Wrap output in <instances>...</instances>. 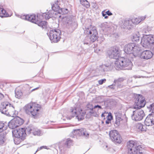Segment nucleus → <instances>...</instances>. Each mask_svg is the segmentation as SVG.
Instances as JSON below:
<instances>
[{
  "label": "nucleus",
  "instance_id": "a211bd4d",
  "mask_svg": "<svg viewBox=\"0 0 154 154\" xmlns=\"http://www.w3.org/2000/svg\"><path fill=\"white\" fill-rule=\"evenodd\" d=\"M153 55V53L151 51L146 50L141 53L140 57L142 59L147 60L151 59Z\"/></svg>",
  "mask_w": 154,
  "mask_h": 154
},
{
  "label": "nucleus",
  "instance_id": "20e7f679",
  "mask_svg": "<svg viewBox=\"0 0 154 154\" xmlns=\"http://www.w3.org/2000/svg\"><path fill=\"white\" fill-rule=\"evenodd\" d=\"M40 108L39 105L34 103L26 105L24 107V109L26 113L31 115L32 117L36 119L39 114L38 112Z\"/></svg>",
  "mask_w": 154,
  "mask_h": 154
},
{
  "label": "nucleus",
  "instance_id": "f3484780",
  "mask_svg": "<svg viewBox=\"0 0 154 154\" xmlns=\"http://www.w3.org/2000/svg\"><path fill=\"white\" fill-rule=\"evenodd\" d=\"M131 46L132 47L131 48V55L135 57L139 54L140 51L141 50V48L133 43H131Z\"/></svg>",
  "mask_w": 154,
  "mask_h": 154
},
{
  "label": "nucleus",
  "instance_id": "393cba45",
  "mask_svg": "<svg viewBox=\"0 0 154 154\" xmlns=\"http://www.w3.org/2000/svg\"><path fill=\"white\" fill-rule=\"evenodd\" d=\"M131 43L127 44L125 45L124 48V51L127 54H129L131 55Z\"/></svg>",
  "mask_w": 154,
  "mask_h": 154
},
{
  "label": "nucleus",
  "instance_id": "7ed1b4c3",
  "mask_svg": "<svg viewBox=\"0 0 154 154\" xmlns=\"http://www.w3.org/2000/svg\"><path fill=\"white\" fill-rule=\"evenodd\" d=\"M116 68L120 69L131 70L132 64L131 60L126 57H119L115 63Z\"/></svg>",
  "mask_w": 154,
  "mask_h": 154
},
{
  "label": "nucleus",
  "instance_id": "f03ea898",
  "mask_svg": "<svg viewBox=\"0 0 154 154\" xmlns=\"http://www.w3.org/2000/svg\"><path fill=\"white\" fill-rule=\"evenodd\" d=\"M0 112L8 116H16L17 112L13 106L9 103L2 102L0 105Z\"/></svg>",
  "mask_w": 154,
  "mask_h": 154
},
{
  "label": "nucleus",
  "instance_id": "49530a36",
  "mask_svg": "<svg viewBox=\"0 0 154 154\" xmlns=\"http://www.w3.org/2000/svg\"><path fill=\"white\" fill-rule=\"evenodd\" d=\"M140 19V22L142 20H144L145 18H146V16H141V17H139Z\"/></svg>",
  "mask_w": 154,
  "mask_h": 154
},
{
  "label": "nucleus",
  "instance_id": "423d86ee",
  "mask_svg": "<svg viewBox=\"0 0 154 154\" xmlns=\"http://www.w3.org/2000/svg\"><path fill=\"white\" fill-rule=\"evenodd\" d=\"M51 43H57L60 41L61 38V31L57 29H51L47 33Z\"/></svg>",
  "mask_w": 154,
  "mask_h": 154
},
{
  "label": "nucleus",
  "instance_id": "f8f14e48",
  "mask_svg": "<svg viewBox=\"0 0 154 154\" xmlns=\"http://www.w3.org/2000/svg\"><path fill=\"white\" fill-rule=\"evenodd\" d=\"M137 109L133 112L131 118L133 120L136 121L141 120L145 116L143 111L140 109Z\"/></svg>",
  "mask_w": 154,
  "mask_h": 154
},
{
  "label": "nucleus",
  "instance_id": "bb28decb",
  "mask_svg": "<svg viewBox=\"0 0 154 154\" xmlns=\"http://www.w3.org/2000/svg\"><path fill=\"white\" fill-rule=\"evenodd\" d=\"M58 3L59 2L57 0L54 3V4L51 5V8L52 10L55 11H59L60 9V7Z\"/></svg>",
  "mask_w": 154,
  "mask_h": 154
},
{
  "label": "nucleus",
  "instance_id": "6ab92c4d",
  "mask_svg": "<svg viewBox=\"0 0 154 154\" xmlns=\"http://www.w3.org/2000/svg\"><path fill=\"white\" fill-rule=\"evenodd\" d=\"M116 120L114 124L115 126L118 127L120 125V122L122 121L123 119L122 118V114L119 112L115 113Z\"/></svg>",
  "mask_w": 154,
  "mask_h": 154
},
{
  "label": "nucleus",
  "instance_id": "9d476101",
  "mask_svg": "<svg viewBox=\"0 0 154 154\" xmlns=\"http://www.w3.org/2000/svg\"><path fill=\"white\" fill-rule=\"evenodd\" d=\"M110 139L115 144H120L122 141V138L118 132L116 130H112L109 133Z\"/></svg>",
  "mask_w": 154,
  "mask_h": 154
},
{
  "label": "nucleus",
  "instance_id": "8fccbe9b",
  "mask_svg": "<svg viewBox=\"0 0 154 154\" xmlns=\"http://www.w3.org/2000/svg\"><path fill=\"white\" fill-rule=\"evenodd\" d=\"M97 107L98 108H99L100 109H101L102 108L101 106L98 105L95 106L94 107V108L95 109V108H97Z\"/></svg>",
  "mask_w": 154,
  "mask_h": 154
},
{
  "label": "nucleus",
  "instance_id": "f704fd0d",
  "mask_svg": "<svg viewBox=\"0 0 154 154\" xmlns=\"http://www.w3.org/2000/svg\"><path fill=\"white\" fill-rule=\"evenodd\" d=\"M7 124V123L6 122L0 121V133L3 131L5 125H6Z\"/></svg>",
  "mask_w": 154,
  "mask_h": 154
},
{
  "label": "nucleus",
  "instance_id": "5701e85b",
  "mask_svg": "<svg viewBox=\"0 0 154 154\" xmlns=\"http://www.w3.org/2000/svg\"><path fill=\"white\" fill-rule=\"evenodd\" d=\"M35 23L37 24L42 29H46L47 27V23L45 21H42L41 20H37Z\"/></svg>",
  "mask_w": 154,
  "mask_h": 154
},
{
  "label": "nucleus",
  "instance_id": "4be33fe9",
  "mask_svg": "<svg viewBox=\"0 0 154 154\" xmlns=\"http://www.w3.org/2000/svg\"><path fill=\"white\" fill-rule=\"evenodd\" d=\"M56 11L52 10H50L47 13H43L41 17V18L42 17H44L45 19L48 20L56 14V13H55Z\"/></svg>",
  "mask_w": 154,
  "mask_h": 154
},
{
  "label": "nucleus",
  "instance_id": "5fc2aeb1",
  "mask_svg": "<svg viewBox=\"0 0 154 154\" xmlns=\"http://www.w3.org/2000/svg\"><path fill=\"white\" fill-rule=\"evenodd\" d=\"M105 113H106V114H108V112H104L101 115V117H105V116L104 115V114Z\"/></svg>",
  "mask_w": 154,
  "mask_h": 154
},
{
  "label": "nucleus",
  "instance_id": "4c0bfd02",
  "mask_svg": "<svg viewBox=\"0 0 154 154\" xmlns=\"http://www.w3.org/2000/svg\"><path fill=\"white\" fill-rule=\"evenodd\" d=\"M114 86L117 88H121L122 87L123 85L121 83L118 82H117L114 81Z\"/></svg>",
  "mask_w": 154,
  "mask_h": 154
},
{
  "label": "nucleus",
  "instance_id": "c03bdc74",
  "mask_svg": "<svg viewBox=\"0 0 154 154\" xmlns=\"http://www.w3.org/2000/svg\"><path fill=\"white\" fill-rule=\"evenodd\" d=\"M60 154H67L66 153L64 152V151L66 150V149L65 148H63L61 147H60Z\"/></svg>",
  "mask_w": 154,
  "mask_h": 154
},
{
  "label": "nucleus",
  "instance_id": "6e6d98bb",
  "mask_svg": "<svg viewBox=\"0 0 154 154\" xmlns=\"http://www.w3.org/2000/svg\"><path fill=\"white\" fill-rule=\"evenodd\" d=\"M102 15L103 17H104L106 14V13H104V11H103L102 12Z\"/></svg>",
  "mask_w": 154,
  "mask_h": 154
},
{
  "label": "nucleus",
  "instance_id": "13d9d810",
  "mask_svg": "<svg viewBox=\"0 0 154 154\" xmlns=\"http://www.w3.org/2000/svg\"><path fill=\"white\" fill-rule=\"evenodd\" d=\"M38 88H38V87H37V88H34V89H33L32 90H31V91H34V90H36V89H38Z\"/></svg>",
  "mask_w": 154,
  "mask_h": 154
},
{
  "label": "nucleus",
  "instance_id": "e433bc0d",
  "mask_svg": "<svg viewBox=\"0 0 154 154\" xmlns=\"http://www.w3.org/2000/svg\"><path fill=\"white\" fill-rule=\"evenodd\" d=\"M68 12V11L67 9L65 8H62L60 9L58 11L59 13L62 14H67Z\"/></svg>",
  "mask_w": 154,
  "mask_h": 154
},
{
  "label": "nucleus",
  "instance_id": "a18cd8bd",
  "mask_svg": "<svg viewBox=\"0 0 154 154\" xmlns=\"http://www.w3.org/2000/svg\"><path fill=\"white\" fill-rule=\"evenodd\" d=\"M106 81V79H103L99 80L98 82L100 85H102L103 83V82H105Z\"/></svg>",
  "mask_w": 154,
  "mask_h": 154
},
{
  "label": "nucleus",
  "instance_id": "bf43d9fd",
  "mask_svg": "<svg viewBox=\"0 0 154 154\" xmlns=\"http://www.w3.org/2000/svg\"><path fill=\"white\" fill-rule=\"evenodd\" d=\"M104 17L105 19H107L108 18V16L106 15Z\"/></svg>",
  "mask_w": 154,
  "mask_h": 154
},
{
  "label": "nucleus",
  "instance_id": "412c9836",
  "mask_svg": "<svg viewBox=\"0 0 154 154\" xmlns=\"http://www.w3.org/2000/svg\"><path fill=\"white\" fill-rule=\"evenodd\" d=\"M123 28L130 29L133 27V20L131 19H126L123 22Z\"/></svg>",
  "mask_w": 154,
  "mask_h": 154
},
{
  "label": "nucleus",
  "instance_id": "f257e3e1",
  "mask_svg": "<svg viewBox=\"0 0 154 154\" xmlns=\"http://www.w3.org/2000/svg\"><path fill=\"white\" fill-rule=\"evenodd\" d=\"M26 132L29 134L32 133L35 135H40L41 131L39 130H36L32 125H30L26 128V129L22 128L18 130H15L12 131V133L13 137L14 142L15 144H19L25 139L26 135Z\"/></svg>",
  "mask_w": 154,
  "mask_h": 154
},
{
  "label": "nucleus",
  "instance_id": "a878e982",
  "mask_svg": "<svg viewBox=\"0 0 154 154\" xmlns=\"http://www.w3.org/2000/svg\"><path fill=\"white\" fill-rule=\"evenodd\" d=\"M136 128L141 131H146L147 128L146 126L143 125L141 123H138L136 125Z\"/></svg>",
  "mask_w": 154,
  "mask_h": 154
},
{
  "label": "nucleus",
  "instance_id": "09e8293b",
  "mask_svg": "<svg viewBox=\"0 0 154 154\" xmlns=\"http://www.w3.org/2000/svg\"><path fill=\"white\" fill-rule=\"evenodd\" d=\"M109 87L110 88H111L113 89H115L116 88V87L114 86V83L112 85H109Z\"/></svg>",
  "mask_w": 154,
  "mask_h": 154
},
{
  "label": "nucleus",
  "instance_id": "6e6552de",
  "mask_svg": "<svg viewBox=\"0 0 154 154\" xmlns=\"http://www.w3.org/2000/svg\"><path fill=\"white\" fill-rule=\"evenodd\" d=\"M141 43L144 47L151 48L154 45V35L144 37L141 38Z\"/></svg>",
  "mask_w": 154,
  "mask_h": 154
},
{
  "label": "nucleus",
  "instance_id": "79ce46f5",
  "mask_svg": "<svg viewBox=\"0 0 154 154\" xmlns=\"http://www.w3.org/2000/svg\"><path fill=\"white\" fill-rule=\"evenodd\" d=\"M124 80V79L123 78H120L117 79H115L114 81L122 83L123 81Z\"/></svg>",
  "mask_w": 154,
  "mask_h": 154
},
{
  "label": "nucleus",
  "instance_id": "1a4fd4ad",
  "mask_svg": "<svg viewBox=\"0 0 154 154\" xmlns=\"http://www.w3.org/2000/svg\"><path fill=\"white\" fill-rule=\"evenodd\" d=\"M24 122V121L23 119L17 116L10 121L7 124L10 128L13 129L22 125Z\"/></svg>",
  "mask_w": 154,
  "mask_h": 154
},
{
  "label": "nucleus",
  "instance_id": "2eb2a0df",
  "mask_svg": "<svg viewBox=\"0 0 154 154\" xmlns=\"http://www.w3.org/2000/svg\"><path fill=\"white\" fill-rule=\"evenodd\" d=\"M107 53L109 57L110 58L118 59V60L119 58L120 52L118 48H113L109 50Z\"/></svg>",
  "mask_w": 154,
  "mask_h": 154
},
{
  "label": "nucleus",
  "instance_id": "aec40b11",
  "mask_svg": "<svg viewBox=\"0 0 154 154\" xmlns=\"http://www.w3.org/2000/svg\"><path fill=\"white\" fill-rule=\"evenodd\" d=\"M21 19L28 20L32 23H35L37 20L36 19L35 15H24L21 17Z\"/></svg>",
  "mask_w": 154,
  "mask_h": 154
},
{
  "label": "nucleus",
  "instance_id": "9b49d317",
  "mask_svg": "<svg viewBox=\"0 0 154 154\" xmlns=\"http://www.w3.org/2000/svg\"><path fill=\"white\" fill-rule=\"evenodd\" d=\"M85 29L84 31V33L89 35L91 43L94 42L98 38L97 30L95 29H91V27L90 28H85Z\"/></svg>",
  "mask_w": 154,
  "mask_h": 154
},
{
  "label": "nucleus",
  "instance_id": "dca6fc26",
  "mask_svg": "<svg viewBox=\"0 0 154 154\" xmlns=\"http://www.w3.org/2000/svg\"><path fill=\"white\" fill-rule=\"evenodd\" d=\"M72 133L74 135L79 136H82L88 138L89 137V134L85 128H82L79 129L73 130Z\"/></svg>",
  "mask_w": 154,
  "mask_h": 154
},
{
  "label": "nucleus",
  "instance_id": "37998d69",
  "mask_svg": "<svg viewBox=\"0 0 154 154\" xmlns=\"http://www.w3.org/2000/svg\"><path fill=\"white\" fill-rule=\"evenodd\" d=\"M47 146H41L40 148H38V149H37V150L36 151V152H35L34 153V154H35V153H36V152L38 151H39V150H40L41 149H43V148H44V149H46L47 148Z\"/></svg>",
  "mask_w": 154,
  "mask_h": 154
},
{
  "label": "nucleus",
  "instance_id": "4d7b16f0",
  "mask_svg": "<svg viewBox=\"0 0 154 154\" xmlns=\"http://www.w3.org/2000/svg\"><path fill=\"white\" fill-rule=\"evenodd\" d=\"M92 105H91L89 104V105H87V107L88 108V109H89V108H93L92 107Z\"/></svg>",
  "mask_w": 154,
  "mask_h": 154
},
{
  "label": "nucleus",
  "instance_id": "7c9ffc66",
  "mask_svg": "<svg viewBox=\"0 0 154 154\" xmlns=\"http://www.w3.org/2000/svg\"><path fill=\"white\" fill-rule=\"evenodd\" d=\"M72 144L73 142L72 140L70 138H68L67 139L65 143V147L64 148H65L66 147L67 148H69L72 145Z\"/></svg>",
  "mask_w": 154,
  "mask_h": 154
},
{
  "label": "nucleus",
  "instance_id": "2f4dec72",
  "mask_svg": "<svg viewBox=\"0 0 154 154\" xmlns=\"http://www.w3.org/2000/svg\"><path fill=\"white\" fill-rule=\"evenodd\" d=\"M83 42L84 44L89 45L91 43V42L90 41V38L88 35H87L84 38Z\"/></svg>",
  "mask_w": 154,
  "mask_h": 154
},
{
  "label": "nucleus",
  "instance_id": "052dcab7",
  "mask_svg": "<svg viewBox=\"0 0 154 154\" xmlns=\"http://www.w3.org/2000/svg\"><path fill=\"white\" fill-rule=\"evenodd\" d=\"M38 15H37V17L38 18Z\"/></svg>",
  "mask_w": 154,
  "mask_h": 154
},
{
  "label": "nucleus",
  "instance_id": "473e14b6",
  "mask_svg": "<svg viewBox=\"0 0 154 154\" xmlns=\"http://www.w3.org/2000/svg\"><path fill=\"white\" fill-rule=\"evenodd\" d=\"M80 3L82 5L86 8L90 7L89 3L86 0H80Z\"/></svg>",
  "mask_w": 154,
  "mask_h": 154
},
{
  "label": "nucleus",
  "instance_id": "c9c22d12",
  "mask_svg": "<svg viewBox=\"0 0 154 154\" xmlns=\"http://www.w3.org/2000/svg\"><path fill=\"white\" fill-rule=\"evenodd\" d=\"M107 119L106 121V124H109L110 122L111 121V120L112 119V116L111 113L109 112L107 116Z\"/></svg>",
  "mask_w": 154,
  "mask_h": 154
},
{
  "label": "nucleus",
  "instance_id": "39448f33",
  "mask_svg": "<svg viewBox=\"0 0 154 154\" xmlns=\"http://www.w3.org/2000/svg\"><path fill=\"white\" fill-rule=\"evenodd\" d=\"M127 149L128 154H143V148L133 140H130L127 143Z\"/></svg>",
  "mask_w": 154,
  "mask_h": 154
},
{
  "label": "nucleus",
  "instance_id": "4468645a",
  "mask_svg": "<svg viewBox=\"0 0 154 154\" xmlns=\"http://www.w3.org/2000/svg\"><path fill=\"white\" fill-rule=\"evenodd\" d=\"M66 27L69 29L70 32L73 31L78 26L77 23L72 20L71 17H68L66 18Z\"/></svg>",
  "mask_w": 154,
  "mask_h": 154
},
{
  "label": "nucleus",
  "instance_id": "0eeeda50",
  "mask_svg": "<svg viewBox=\"0 0 154 154\" xmlns=\"http://www.w3.org/2000/svg\"><path fill=\"white\" fill-rule=\"evenodd\" d=\"M147 108L150 113L146 117L144 124L146 126H151L154 125V103L147 107Z\"/></svg>",
  "mask_w": 154,
  "mask_h": 154
},
{
  "label": "nucleus",
  "instance_id": "c85d7f7f",
  "mask_svg": "<svg viewBox=\"0 0 154 154\" xmlns=\"http://www.w3.org/2000/svg\"><path fill=\"white\" fill-rule=\"evenodd\" d=\"M140 38V37L139 33L138 32L137 33L133 34L132 40L133 42H138L139 41Z\"/></svg>",
  "mask_w": 154,
  "mask_h": 154
},
{
  "label": "nucleus",
  "instance_id": "cd10ccee",
  "mask_svg": "<svg viewBox=\"0 0 154 154\" xmlns=\"http://www.w3.org/2000/svg\"><path fill=\"white\" fill-rule=\"evenodd\" d=\"M0 17L2 18L9 17V14L6 13V11L3 8H0Z\"/></svg>",
  "mask_w": 154,
  "mask_h": 154
},
{
  "label": "nucleus",
  "instance_id": "680f3d73",
  "mask_svg": "<svg viewBox=\"0 0 154 154\" xmlns=\"http://www.w3.org/2000/svg\"><path fill=\"white\" fill-rule=\"evenodd\" d=\"M106 147H107V146H106Z\"/></svg>",
  "mask_w": 154,
  "mask_h": 154
},
{
  "label": "nucleus",
  "instance_id": "ddd939ff",
  "mask_svg": "<svg viewBox=\"0 0 154 154\" xmlns=\"http://www.w3.org/2000/svg\"><path fill=\"white\" fill-rule=\"evenodd\" d=\"M134 102L133 107L134 109H140L145 106L146 103L145 99L140 95H139L138 96L135 98Z\"/></svg>",
  "mask_w": 154,
  "mask_h": 154
},
{
  "label": "nucleus",
  "instance_id": "3c124183",
  "mask_svg": "<svg viewBox=\"0 0 154 154\" xmlns=\"http://www.w3.org/2000/svg\"><path fill=\"white\" fill-rule=\"evenodd\" d=\"M32 91H29L28 90H27L26 91V95H29L30 94V93L32 92Z\"/></svg>",
  "mask_w": 154,
  "mask_h": 154
},
{
  "label": "nucleus",
  "instance_id": "72a5a7b5",
  "mask_svg": "<svg viewBox=\"0 0 154 154\" xmlns=\"http://www.w3.org/2000/svg\"><path fill=\"white\" fill-rule=\"evenodd\" d=\"M110 67L111 66L109 65H106L105 64H103L101 66L102 70L104 72L110 70Z\"/></svg>",
  "mask_w": 154,
  "mask_h": 154
},
{
  "label": "nucleus",
  "instance_id": "b1692460",
  "mask_svg": "<svg viewBox=\"0 0 154 154\" xmlns=\"http://www.w3.org/2000/svg\"><path fill=\"white\" fill-rule=\"evenodd\" d=\"M85 114V111H83L82 109H81L80 112H79L78 114L76 115V118L79 121L82 120L84 119Z\"/></svg>",
  "mask_w": 154,
  "mask_h": 154
},
{
  "label": "nucleus",
  "instance_id": "603ef678",
  "mask_svg": "<svg viewBox=\"0 0 154 154\" xmlns=\"http://www.w3.org/2000/svg\"><path fill=\"white\" fill-rule=\"evenodd\" d=\"M94 108V107L93 108H89V109H91V110H90V112H89L91 114H93L94 113V112H93V109Z\"/></svg>",
  "mask_w": 154,
  "mask_h": 154
},
{
  "label": "nucleus",
  "instance_id": "c756f323",
  "mask_svg": "<svg viewBox=\"0 0 154 154\" xmlns=\"http://www.w3.org/2000/svg\"><path fill=\"white\" fill-rule=\"evenodd\" d=\"M6 140L5 134L4 133H0V145L4 144Z\"/></svg>",
  "mask_w": 154,
  "mask_h": 154
},
{
  "label": "nucleus",
  "instance_id": "58836bf2",
  "mask_svg": "<svg viewBox=\"0 0 154 154\" xmlns=\"http://www.w3.org/2000/svg\"><path fill=\"white\" fill-rule=\"evenodd\" d=\"M15 97L17 98H20L22 96L23 93L21 91H18L15 92Z\"/></svg>",
  "mask_w": 154,
  "mask_h": 154
},
{
  "label": "nucleus",
  "instance_id": "864d4df0",
  "mask_svg": "<svg viewBox=\"0 0 154 154\" xmlns=\"http://www.w3.org/2000/svg\"><path fill=\"white\" fill-rule=\"evenodd\" d=\"M4 97V95L1 93H0V100L2 99Z\"/></svg>",
  "mask_w": 154,
  "mask_h": 154
},
{
  "label": "nucleus",
  "instance_id": "ea45409f",
  "mask_svg": "<svg viewBox=\"0 0 154 154\" xmlns=\"http://www.w3.org/2000/svg\"><path fill=\"white\" fill-rule=\"evenodd\" d=\"M70 110L72 113V115L71 116V118H69V119H70L71 118L77 115L76 109L72 108L70 109Z\"/></svg>",
  "mask_w": 154,
  "mask_h": 154
},
{
  "label": "nucleus",
  "instance_id": "de8ad7c7",
  "mask_svg": "<svg viewBox=\"0 0 154 154\" xmlns=\"http://www.w3.org/2000/svg\"><path fill=\"white\" fill-rule=\"evenodd\" d=\"M106 13L108 16H111L112 15V14L109 10L107 11Z\"/></svg>",
  "mask_w": 154,
  "mask_h": 154
},
{
  "label": "nucleus",
  "instance_id": "a19ab883",
  "mask_svg": "<svg viewBox=\"0 0 154 154\" xmlns=\"http://www.w3.org/2000/svg\"><path fill=\"white\" fill-rule=\"evenodd\" d=\"M131 20H133V24H137L140 22L139 17L136 18L134 19H132Z\"/></svg>",
  "mask_w": 154,
  "mask_h": 154
}]
</instances>
